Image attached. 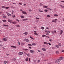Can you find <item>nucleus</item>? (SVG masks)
I'll use <instances>...</instances> for the list:
<instances>
[{
    "mask_svg": "<svg viewBox=\"0 0 64 64\" xmlns=\"http://www.w3.org/2000/svg\"><path fill=\"white\" fill-rule=\"evenodd\" d=\"M60 61V60L59 58V59L58 60H56V63H58Z\"/></svg>",
    "mask_w": 64,
    "mask_h": 64,
    "instance_id": "obj_1",
    "label": "nucleus"
},
{
    "mask_svg": "<svg viewBox=\"0 0 64 64\" xmlns=\"http://www.w3.org/2000/svg\"><path fill=\"white\" fill-rule=\"evenodd\" d=\"M22 12L23 14H25V15H27V13L25 12H24V11H22Z\"/></svg>",
    "mask_w": 64,
    "mask_h": 64,
    "instance_id": "obj_2",
    "label": "nucleus"
},
{
    "mask_svg": "<svg viewBox=\"0 0 64 64\" xmlns=\"http://www.w3.org/2000/svg\"><path fill=\"white\" fill-rule=\"evenodd\" d=\"M63 30H61L60 31V35H61L63 33Z\"/></svg>",
    "mask_w": 64,
    "mask_h": 64,
    "instance_id": "obj_3",
    "label": "nucleus"
},
{
    "mask_svg": "<svg viewBox=\"0 0 64 64\" xmlns=\"http://www.w3.org/2000/svg\"><path fill=\"white\" fill-rule=\"evenodd\" d=\"M45 32L46 33H48V34H49V33H50V31H49V30H45Z\"/></svg>",
    "mask_w": 64,
    "mask_h": 64,
    "instance_id": "obj_4",
    "label": "nucleus"
},
{
    "mask_svg": "<svg viewBox=\"0 0 64 64\" xmlns=\"http://www.w3.org/2000/svg\"><path fill=\"white\" fill-rule=\"evenodd\" d=\"M59 59H60V61H61V60H63V61H64V58L61 57V58H60Z\"/></svg>",
    "mask_w": 64,
    "mask_h": 64,
    "instance_id": "obj_5",
    "label": "nucleus"
},
{
    "mask_svg": "<svg viewBox=\"0 0 64 64\" xmlns=\"http://www.w3.org/2000/svg\"><path fill=\"white\" fill-rule=\"evenodd\" d=\"M23 53V52H18V55H22Z\"/></svg>",
    "mask_w": 64,
    "mask_h": 64,
    "instance_id": "obj_6",
    "label": "nucleus"
},
{
    "mask_svg": "<svg viewBox=\"0 0 64 64\" xmlns=\"http://www.w3.org/2000/svg\"><path fill=\"white\" fill-rule=\"evenodd\" d=\"M30 52L31 53H34L35 52V51L32 50H30Z\"/></svg>",
    "mask_w": 64,
    "mask_h": 64,
    "instance_id": "obj_7",
    "label": "nucleus"
},
{
    "mask_svg": "<svg viewBox=\"0 0 64 64\" xmlns=\"http://www.w3.org/2000/svg\"><path fill=\"white\" fill-rule=\"evenodd\" d=\"M24 40V41H26V42H29V40H28L26 38H25Z\"/></svg>",
    "mask_w": 64,
    "mask_h": 64,
    "instance_id": "obj_8",
    "label": "nucleus"
},
{
    "mask_svg": "<svg viewBox=\"0 0 64 64\" xmlns=\"http://www.w3.org/2000/svg\"><path fill=\"white\" fill-rule=\"evenodd\" d=\"M8 21L9 22H10V23H12V20H8Z\"/></svg>",
    "mask_w": 64,
    "mask_h": 64,
    "instance_id": "obj_9",
    "label": "nucleus"
},
{
    "mask_svg": "<svg viewBox=\"0 0 64 64\" xmlns=\"http://www.w3.org/2000/svg\"><path fill=\"white\" fill-rule=\"evenodd\" d=\"M34 35H38V34H37V33H36V32H37L36 31H34Z\"/></svg>",
    "mask_w": 64,
    "mask_h": 64,
    "instance_id": "obj_10",
    "label": "nucleus"
},
{
    "mask_svg": "<svg viewBox=\"0 0 64 64\" xmlns=\"http://www.w3.org/2000/svg\"><path fill=\"white\" fill-rule=\"evenodd\" d=\"M42 50L44 51H46V49L44 48H42Z\"/></svg>",
    "mask_w": 64,
    "mask_h": 64,
    "instance_id": "obj_11",
    "label": "nucleus"
},
{
    "mask_svg": "<svg viewBox=\"0 0 64 64\" xmlns=\"http://www.w3.org/2000/svg\"><path fill=\"white\" fill-rule=\"evenodd\" d=\"M16 22H12V23L13 24H16Z\"/></svg>",
    "mask_w": 64,
    "mask_h": 64,
    "instance_id": "obj_12",
    "label": "nucleus"
},
{
    "mask_svg": "<svg viewBox=\"0 0 64 64\" xmlns=\"http://www.w3.org/2000/svg\"><path fill=\"white\" fill-rule=\"evenodd\" d=\"M2 40H4V41H7V39L4 38H3L2 39Z\"/></svg>",
    "mask_w": 64,
    "mask_h": 64,
    "instance_id": "obj_13",
    "label": "nucleus"
},
{
    "mask_svg": "<svg viewBox=\"0 0 64 64\" xmlns=\"http://www.w3.org/2000/svg\"><path fill=\"white\" fill-rule=\"evenodd\" d=\"M26 20H28V19H23L22 20V21H26Z\"/></svg>",
    "mask_w": 64,
    "mask_h": 64,
    "instance_id": "obj_14",
    "label": "nucleus"
},
{
    "mask_svg": "<svg viewBox=\"0 0 64 64\" xmlns=\"http://www.w3.org/2000/svg\"><path fill=\"white\" fill-rule=\"evenodd\" d=\"M24 42H22L21 43V45L22 46H23V45H24Z\"/></svg>",
    "mask_w": 64,
    "mask_h": 64,
    "instance_id": "obj_15",
    "label": "nucleus"
},
{
    "mask_svg": "<svg viewBox=\"0 0 64 64\" xmlns=\"http://www.w3.org/2000/svg\"><path fill=\"white\" fill-rule=\"evenodd\" d=\"M8 63V62L7 61H5L4 62V64H6V63Z\"/></svg>",
    "mask_w": 64,
    "mask_h": 64,
    "instance_id": "obj_16",
    "label": "nucleus"
},
{
    "mask_svg": "<svg viewBox=\"0 0 64 64\" xmlns=\"http://www.w3.org/2000/svg\"><path fill=\"white\" fill-rule=\"evenodd\" d=\"M43 7L44 8H46L48 7V6H44Z\"/></svg>",
    "mask_w": 64,
    "mask_h": 64,
    "instance_id": "obj_17",
    "label": "nucleus"
},
{
    "mask_svg": "<svg viewBox=\"0 0 64 64\" xmlns=\"http://www.w3.org/2000/svg\"><path fill=\"white\" fill-rule=\"evenodd\" d=\"M2 21L4 22H6L7 21L6 20H2Z\"/></svg>",
    "mask_w": 64,
    "mask_h": 64,
    "instance_id": "obj_18",
    "label": "nucleus"
},
{
    "mask_svg": "<svg viewBox=\"0 0 64 64\" xmlns=\"http://www.w3.org/2000/svg\"><path fill=\"white\" fill-rule=\"evenodd\" d=\"M10 46L11 47H12V48H16V46Z\"/></svg>",
    "mask_w": 64,
    "mask_h": 64,
    "instance_id": "obj_19",
    "label": "nucleus"
},
{
    "mask_svg": "<svg viewBox=\"0 0 64 64\" xmlns=\"http://www.w3.org/2000/svg\"><path fill=\"white\" fill-rule=\"evenodd\" d=\"M20 17L22 18H24V17H25V16H20Z\"/></svg>",
    "mask_w": 64,
    "mask_h": 64,
    "instance_id": "obj_20",
    "label": "nucleus"
},
{
    "mask_svg": "<svg viewBox=\"0 0 64 64\" xmlns=\"http://www.w3.org/2000/svg\"><path fill=\"white\" fill-rule=\"evenodd\" d=\"M8 16H11V14H8Z\"/></svg>",
    "mask_w": 64,
    "mask_h": 64,
    "instance_id": "obj_21",
    "label": "nucleus"
},
{
    "mask_svg": "<svg viewBox=\"0 0 64 64\" xmlns=\"http://www.w3.org/2000/svg\"><path fill=\"white\" fill-rule=\"evenodd\" d=\"M12 17H13V18H15V17H16V16H15V15H13L12 16Z\"/></svg>",
    "mask_w": 64,
    "mask_h": 64,
    "instance_id": "obj_22",
    "label": "nucleus"
},
{
    "mask_svg": "<svg viewBox=\"0 0 64 64\" xmlns=\"http://www.w3.org/2000/svg\"><path fill=\"white\" fill-rule=\"evenodd\" d=\"M25 60H26V61H28V58H26Z\"/></svg>",
    "mask_w": 64,
    "mask_h": 64,
    "instance_id": "obj_23",
    "label": "nucleus"
},
{
    "mask_svg": "<svg viewBox=\"0 0 64 64\" xmlns=\"http://www.w3.org/2000/svg\"><path fill=\"white\" fill-rule=\"evenodd\" d=\"M2 7L3 8H5V6H2Z\"/></svg>",
    "mask_w": 64,
    "mask_h": 64,
    "instance_id": "obj_24",
    "label": "nucleus"
},
{
    "mask_svg": "<svg viewBox=\"0 0 64 64\" xmlns=\"http://www.w3.org/2000/svg\"><path fill=\"white\" fill-rule=\"evenodd\" d=\"M49 41L50 42H52L53 41V40L52 39L49 40Z\"/></svg>",
    "mask_w": 64,
    "mask_h": 64,
    "instance_id": "obj_25",
    "label": "nucleus"
},
{
    "mask_svg": "<svg viewBox=\"0 0 64 64\" xmlns=\"http://www.w3.org/2000/svg\"><path fill=\"white\" fill-rule=\"evenodd\" d=\"M58 45L59 46H60L61 45V43H60L58 44Z\"/></svg>",
    "mask_w": 64,
    "mask_h": 64,
    "instance_id": "obj_26",
    "label": "nucleus"
},
{
    "mask_svg": "<svg viewBox=\"0 0 64 64\" xmlns=\"http://www.w3.org/2000/svg\"><path fill=\"white\" fill-rule=\"evenodd\" d=\"M55 46L56 47V48H59V46H58V45H56Z\"/></svg>",
    "mask_w": 64,
    "mask_h": 64,
    "instance_id": "obj_27",
    "label": "nucleus"
},
{
    "mask_svg": "<svg viewBox=\"0 0 64 64\" xmlns=\"http://www.w3.org/2000/svg\"><path fill=\"white\" fill-rule=\"evenodd\" d=\"M41 29H42V30H43L44 29V27H41Z\"/></svg>",
    "mask_w": 64,
    "mask_h": 64,
    "instance_id": "obj_28",
    "label": "nucleus"
},
{
    "mask_svg": "<svg viewBox=\"0 0 64 64\" xmlns=\"http://www.w3.org/2000/svg\"><path fill=\"white\" fill-rule=\"evenodd\" d=\"M12 60L13 61H16V59L15 58H14L12 59Z\"/></svg>",
    "mask_w": 64,
    "mask_h": 64,
    "instance_id": "obj_29",
    "label": "nucleus"
},
{
    "mask_svg": "<svg viewBox=\"0 0 64 64\" xmlns=\"http://www.w3.org/2000/svg\"><path fill=\"white\" fill-rule=\"evenodd\" d=\"M28 50V49H24L23 50H25V51H27Z\"/></svg>",
    "mask_w": 64,
    "mask_h": 64,
    "instance_id": "obj_30",
    "label": "nucleus"
},
{
    "mask_svg": "<svg viewBox=\"0 0 64 64\" xmlns=\"http://www.w3.org/2000/svg\"><path fill=\"white\" fill-rule=\"evenodd\" d=\"M25 35H27L28 34V33L27 32H26L24 33Z\"/></svg>",
    "mask_w": 64,
    "mask_h": 64,
    "instance_id": "obj_31",
    "label": "nucleus"
},
{
    "mask_svg": "<svg viewBox=\"0 0 64 64\" xmlns=\"http://www.w3.org/2000/svg\"><path fill=\"white\" fill-rule=\"evenodd\" d=\"M3 17L4 18H7V16H3Z\"/></svg>",
    "mask_w": 64,
    "mask_h": 64,
    "instance_id": "obj_32",
    "label": "nucleus"
},
{
    "mask_svg": "<svg viewBox=\"0 0 64 64\" xmlns=\"http://www.w3.org/2000/svg\"><path fill=\"white\" fill-rule=\"evenodd\" d=\"M54 16H56V17H57L58 16L57 14H55L54 15Z\"/></svg>",
    "mask_w": 64,
    "mask_h": 64,
    "instance_id": "obj_33",
    "label": "nucleus"
},
{
    "mask_svg": "<svg viewBox=\"0 0 64 64\" xmlns=\"http://www.w3.org/2000/svg\"><path fill=\"white\" fill-rule=\"evenodd\" d=\"M52 22H54V23H56V22H56L55 20H52Z\"/></svg>",
    "mask_w": 64,
    "mask_h": 64,
    "instance_id": "obj_34",
    "label": "nucleus"
},
{
    "mask_svg": "<svg viewBox=\"0 0 64 64\" xmlns=\"http://www.w3.org/2000/svg\"><path fill=\"white\" fill-rule=\"evenodd\" d=\"M16 26L17 27H20V26L19 25H16Z\"/></svg>",
    "mask_w": 64,
    "mask_h": 64,
    "instance_id": "obj_35",
    "label": "nucleus"
},
{
    "mask_svg": "<svg viewBox=\"0 0 64 64\" xmlns=\"http://www.w3.org/2000/svg\"><path fill=\"white\" fill-rule=\"evenodd\" d=\"M46 35H43L42 36L43 37H46Z\"/></svg>",
    "mask_w": 64,
    "mask_h": 64,
    "instance_id": "obj_36",
    "label": "nucleus"
},
{
    "mask_svg": "<svg viewBox=\"0 0 64 64\" xmlns=\"http://www.w3.org/2000/svg\"><path fill=\"white\" fill-rule=\"evenodd\" d=\"M60 6H61V7H62V8H64V6H63L62 5H60Z\"/></svg>",
    "mask_w": 64,
    "mask_h": 64,
    "instance_id": "obj_37",
    "label": "nucleus"
},
{
    "mask_svg": "<svg viewBox=\"0 0 64 64\" xmlns=\"http://www.w3.org/2000/svg\"><path fill=\"white\" fill-rule=\"evenodd\" d=\"M40 5L41 6H42V5H43V4H42V3H40Z\"/></svg>",
    "mask_w": 64,
    "mask_h": 64,
    "instance_id": "obj_38",
    "label": "nucleus"
},
{
    "mask_svg": "<svg viewBox=\"0 0 64 64\" xmlns=\"http://www.w3.org/2000/svg\"><path fill=\"white\" fill-rule=\"evenodd\" d=\"M30 38H31V39H32L33 40H34V38H32V37L30 36Z\"/></svg>",
    "mask_w": 64,
    "mask_h": 64,
    "instance_id": "obj_39",
    "label": "nucleus"
},
{
    "mask_svg": "<svg viewBox=\"0 0 64 64\" xmlns=\"http://www.w3.org/2000/svg\"><path fill=\"white\" fill-rule=\"evenodd\" d=\"M16 21H18V22H19V21H20V20H18V19H16Z\"/></svg>",
    "mask_w": 64,
    "mask_h": 64,
    "instance_id": "obj_40",
    "label": "nucleus"
},
{
    "mask_svg": "<svg viewBox=\"0 0 64 64\" xmlns=\"http://www.w3.org/2000/svg\"><path fill=\"white\" fill-rule=\"evenodd\" d=\"M6 9H9V7H5Z\"/></svg>",
    "mask_w": 64,
    "mask_h": 64,
    "instance_id": "obj_41",
    "label": "nucleus"
},
{
    "mask_svg": "<svg viewBox=\"0 0 64 64\" xmlns=\"http://www.w3.org/2000/svg\"><path fill=\"white\" fill-rule=\"evenodd\" d=\"M56 54H58V53H59V52L58 51H56Z\"/></svg>",
    "mask_w": 64,
    "mask_h": 64,
    "instance_id": "obj_42",
    "label": "nucleus"
},
{
    "mask_svg": "<svg viewBox=\"0 0 64 64\" xmlns=\"http://www.w3.org/2000/svg\"><path fill=\"white\" fill-rule=\"evenodd\" d=\"M32 45H36V44L34 43L32 44Z\"/></svg>",
    "mask_w": 64,
    "mask_h": 64,
    "instance_id": "obj_43",
    "label": "nucleus"
},
{
    "mask_svg": "<svg viewBox=\"0 0 64 64\" xmlns=\"http://www.w3.org/2000/svg\"><path fill=\"white\" fill-rule=\"evenodd\" d=\"M44 11H45V12H48V10H44Z\"/></svg>",
    "mask_w": 64,
    "mask_h": 64,
    "instance_id": "obj_44",
    "label": "nucleus"
},
{
    "mask_svg": "<svg viewBox=\"0 0 64 64\" xmlns=\"http://www.w3.org/2000/svg\"><path fill=\"white\" fill-rule=\"evenodd\" d=\"M44 44H48V43H47L46 42H44Z\"/></svg>",
    "mask_w": 64,
    "mask_h": 64,
    "instance_id": "obj_45",
    "label": "nucleus"
},
{
    "mask_svg": "<svg viewBox=\"0 0 64 64\" xmlns=\"http://www.w3.org/2000/svg\"><path fill=\"white\" fill-rule=\"evenodd\" d=\"M54 34H56V30H54Z\"/></svg>",
    "mask_w": 64,
    "mask_h": 64,
    "instance_id": "obj_46",
    "label": "nucleus"
},
{
    "mask_svg": "<svg viewBox=\"0 0 64 64\" xmlns=\"http://www.w3.org/2000/svg\"><path fill=\"white\" fill-rule=\"evenodd\" d=\"M28 11L29 12H31V11H32V10H28Z\"/></svg>",
    "mask_w": 64,
    "mask_h": 64,
    "instance_id": "obj_47",
    "label": "nucleus"
},
{
    "mask_svg": "<svg viewBox=\"0 0 64 64\" xmlns=\"http://www.w3.org/2000/svg\"><path fill=\"white\" fill-rule=\"evenodd\" d=\"M28 46H32V44H28Z\"/></svg>",
    "mask_w": 64,
    "mask_h": 64,
    "instance_id": "obj_48",
    "label": "nucleus"
},
{
    "mask_svg": "<svg viewBox=\"0 0 64 64\" xmlns=\"http://www.w3.org/2000/svg\"><path fill=\"white\" fill-rule=\"evenodd\" d=\"M46 37H47L48 38H50V37H49V36H46Z\"/></svg>",
    "mask_w": 64,
    "mask_h": 64,
    "instance_id": "obj_49",
    "label": "nucleus"
},
{
    "mask_svg": "<svg viewBox=\"0 0 64 64\" xmlns=\"http://www.w3.org/2000/svg\"><path fill=\"white\" fill-rule=\"evenodd\" d=\"M47 17H50V16L49 15H47Z\"/></svg>",
    "mask_w": 64,
    "mask_h": 64,
    "instance_id": "obj_50",
    "label": "nucleus"
},
{
    "mask_svg": "<svg viewBox=\"0 0 64 64\" xmlns=\"http://www.w3.org/2000/svg\"><path fill=\"white\" fill-rule=\"evenodd\" d=\"M14 13V11H13V10H12V14H13Z\"/></svg>",
    "mask_w": 64,
    "mask_h": 64,
    "instance_id": "obj_51",
    "label": "nucleus"
},
{
    "mask_svg": "<svg viewBox=\"0 0 64 64\" xmlns=\"http://www.w3.org/2000/svg\"><path fill=\"white\" fill-rule=\"evenodd\" d=\"M23 5V6H26V4H24Z\"/></svg>",
    "mask_w": 64,
    "mask_h": 64,
    "instance_id": "obj_52",
    "label": "nucleus"
},
{
    "mask_svg": "<svg viewBox=\"0 0 64 64\" xmlns=\"http://www.w3.org/2000/svg\"><path fill=\"white\" fill-rule=\"evenodd\" d=\"M18 42V45H20V42Z\"/></svg>",
    "mask_w": 64,
    "mask_h": 64,
    "instance_id": "obj_53",
    "label": "nucleus"
},
{
    "mask_svg": "<svg viewBox=\"0 0 64 64\" xmlns=\"http://www.w3.org/2000/svg\"><path fill=\"white\" fill-rule=\"evenodd\" d=\"M30 58H29V61L30 62Z\"/></svg>",
    "mask_w": 64,
    "mask_h": 64,
    "instance_id": "obj_54",
    "label": "nucleus"
},
{
    "mask_svg": "<svg viewBox=\"0 0 64 64\" xmlns=\"http://www.w3.org/2000/svg\"><path fill=\"white\" fill-rule=\"evenodd\" d=\"M46 35H49V34H48V33H46Z\"/></svg>",
    "mask_w": 64,
    "mask_h": 64,
    "instance_id": "obj_55",
    "label": "nucleus"
},
{
    "mask_svg": "<svg viewBox=\"0 0 64 64\" xmlns=\"http://www.w3.org/2000/svg\"><path fill=\"white\" fill-rule=\"evenodd\" d=\"M28 48H30V49H31V48H32L31 47H30V46H29Z\"/></svg>",
    "mask_w": 64,
    "mask_h": 64,
    "instance_id": "obj_56",
    "label": "nucleus"
},
{
    "mask_svg": "<svg viewBox=\"0 0 64 64\" xmlns=\"http://www.w3.org/2000/svg\"><path fill=\"white\" fill-rule=\"evenodd\" d=\"M38 52H41V51H40V50H38Z\"/></svg>",
    "mask_w": 64,
    "mask_h": 64,
    "instance_id": "obj_57",
    "label": "nucleus"
},
{
    "mask_svg": "<svg viewBox=\"0 0 64 64\" xmlns=\"http://www.w3.org/2000/svg\"><path fill=\"white\" fill-rule=\"evenodd\" d=\"M19 4L20 5H22V4H21V3H19Z\"/></svg>",
    "mask_w": 64,
    "mask_h": 64,
    "instance_id": "obj_58",
    "label": "nucleus"
},
{
    "mask_svg": "<svg viewBox=\"0 0 64 64\" xmlns=\"http://www.w3.org/2000/svg\"><path fill=\"white\" fill-rule=\"evenodd\" d=\"M40 61L39 60H38V62H40Z\"/></svg>",
    "mask_w": 64,
    "mask_h": 64,
    "instance_id": "obj_59",
    "label": "nucleus"
},
{
    "mask_svg": "<svg viewBox=\"0 0 64 64\" xmlns=\"http://www.w3.org/2000/svg\"><path fill=\"white\" fill-rule=\"evenodd\" d=\"M46 29H49V28H46Z\"/></svg>",
    "mask_w": 64,
    "mask_h": 64,
    "instance_id": "obj_60",
    "label": "nucleus"
},
{
    "mask_svg": "<svg viewBox=\"0 0 64 64\" xmlns=\"http://www.w3.org/2000/svg\"><path fill=\"white\" fill-rule=\"evenodd\" d=\"M62 52H64V50H62Z\"/></svg>",
    "mask_w": 64,
    "mask_h": 64,
    "instance_id": "obj_61",
    "label": "nucleus"
},
{
    "mask_svg": "<svg viewBox=\"0 0 64 64\" xmlns=\"http://www.w3.org/2000/svg\"><path fill=\"white\" fill-rule=\"evenodd\" d=\"M48 44L49 45H51V44H50V43H48Z\"/></svg>",
    "mask_w": 64,
    "mask_h": 64,
    "instance_id": "obj_62",
    "label": "nucleus"
},
{
    "mask_svg": "<svg viewBox=\"0 0 64 64\" xmlns=\"http://www.w3.org/2000/svg\"><path fill=\"white\" fill-rule=\"evenodd\" d=\"M36 18L37 19H39V18Z\"/></svg>",
    "mask_w": 64,
    "mask_h": 64,
    "instance_id": "obj_63",
    "label": "nucleus"
},
{
    "mask_svg": "<svg viewBox=\"0 0 64 64\" xmlns=\"http://www.w3.org/2000/svg\"><path fill=\"white\" fill-rule=\"evenodd\" d=\"M61 2H63L64 3V1H61Z\"/></svg>",
    "mask_w": 64,
    "mask_h": 64,
    "instance_id": "obj_64",
    "label": "nucleus"
}]
</instances>
